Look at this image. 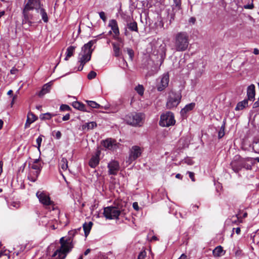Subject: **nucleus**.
I'll use <instances>...</instances> for the list:
<instances>
[{
    "instance_id": "nucleus-31",
    "label": "nucleus",
    "mask_w": 259,
    "mask_h": 259,
    "mask_svg": "<svg viewBox=\"0 0 259 259\" xmlns=\"http://www.w3.org/2000/svg\"><path fill=\"white\" fill-rule=\"evenodd\" d=\"M195 106V104L194 103H191L189 104L186 105L184 108L181 110V114H184L187 112L191 111L194 108Z\"/></svg>"
},
{
    "instance_id": "nucleus-40",
    "label": "nucleus",
    "mask_w": 259,
    "mask_h": 259,
    "mask_svg": "<svg viewBox=\"0 0 259 259\" xmlns=\"http://www.w3.org/2000/svg\"><path fill=\"white\" fill-rule=\"evenodd\" d=\"M35 121L34 119H31V117L29 116H27V118L25 124V128H28L29 127L30 125Z\"/></svg>"
},
{
    "instance_id": "nucleus-8",
    "label": "nucleus",
    "mask_w": 259,
    "mask_h": 259,
    "mask_svg": "<svg viewBox=\"0 0 259 259\" xmlns=\"http://www.w3.org/2000/svg\"><path fill=\"white\" fill-rule=\"evenodd\" d=\"M29 167H30L32 169L35 170L34 172H30L28 175V179L30 181L34 182L36 181L38 175L42 168L41 163H29Z\"/></svg>"
},
{
    "instance_id": "nucleus-14",
    "label": "nucleus",
    "mask_w": 259,
    "mask_h": 259,
    "mask_svg": "<svg viewBox=\"0 0 259 259\" xmlns=\"http://www.w3.org/2000/svg\"><path fill=\"white\" fill-rule=\"evenodd\" d=\"M101 145L106 149L111 150L116 148V141L112 138H107L106 140L101 141Z\"/></svg>"
},
{
    "instance_id": "nucleus-4",
    "label": "nucleus",
    "mask_w": 259,
    "mask_h": 259,
    "mask_svg": "<svg viewBox=\"0 0 259 259\" xmlns=\"http://www.w3.org/2000/svg\"><path fill=\"white\" fill-rule=\"evenodd\" d=\"M182 96L180 93L175 92L172 91L168 93L167 99L166 107L167 109H171L176 107L180 103Z\"/></svg>"
},
{
    "instance_id": "nucleus-20",
    "label": "nucleus",
    "mask_w": 259,
    "mask_h": 259,
    "mask_svg": "<svg viewBox=\"0 0 259 259\" xmlns=\"http://www.w3.org/2000/svg\"><path fill=\"white\" fill-rule=\"evenodd\" d=\"M108 26L110 27H111L112 30L113 31L114 34H115V37H118L120 33L116 20H115V19H112L110 20Z\"/></svg>"
},
{
    "instance_id": "nucleus-11",
    "label": "nucleus",
    "mask_w": 259,
    "mask_h": 259,
    "mask_svg": "<svg viewBox=\"0 0 259 259\" xmlns=\"http://www.w3.org/2000/svg\"><path fill=\"white\" fill-rule=\"evenodd\" d=\"M31 10L24 7L22 11L23 19H22V24H28V26L30 27L32 24V19L33 18V15L29 13V11Z\"/></svg>"
},
{
    "instance_id": "nucleus-32",
    "label": "nucleus",
    "mask_w": 259,
    "mask_h": 259,
    "mask_svg": "<svg viewBox=\"0 0 259 259\" xmlns=\"http://www.w3.org/2000/svg\"><path fill=\"white\" fill-rule=\"evenodd\" d=\"M38 13H40L42 20L44 21V22L45 23H47L49 21V18L46 10L42 7H41L39 9V12Z\"/></svg>"
},
{
    "instance_id": "nucleus-16",
    "label": "nucleus",
    "mask_w": 259,
    "mask_h": 259,
    "mask_svg": "<svg viewBox=\"0 0 259 259\" xmlns=\"http://www.w3.org/2000/svg\"><path fill=\"white\" fill-rule=\"evenodd\" d=\"M169 82V76L168 74H164L161 78L160 83L157 87L158 91H163L168 85Z\"/></svg>"
},
{
    "instance_id": "nucleus-5",
    "label": "nucleus",
    "mask_w": 259,
    "mask_h": 259,
    "mask_svg": "<svg viewBox=\"0 0 259 259\" xmlns=\"http://www.w3.org/2000/svg\"><path fill=\"white\" fill-rule=\"evenodd\" d=\"M144 117L141 113H130L125 116L126 122L134 126H141L143 123Z\"/></svg>"
},
{
    "instance_id": "nucleus-23",
    "label": "nucleus",
    "mask_w": 259,
    "mask_h": 259,
    "mask_svg": "<svg viewBox=\"0 0 259 259\" xmlns=\"http://www.w3.org/2000/svg\"><path fill=\"white\" fill-rule=\"evenodd\" d=\"M126 26L131 31L139 33L138 24L136 21L132 20L127 22Z\"/></svg>"
},
{
    "instance_id": "nucleus-53",
    "label": "nucleus",
    "mask_w": 259,
    "mask_h": 259,
    "mask_svg": "<svg viewBox=\"0 0 259 259\" xmlns=\"http://www.w3.org/2000/svg\"><path fill=\"white\" fill-rule=\"evenodd\" d=\"M133 207L136 210H138L139 209V207L138 206V204L136 202L133 203Z\"/></svg>"
},
{
    "instance_id": "nucleus-6",
    "label": "nucleus",
    "mask_w": 259,
    "mask_h": 259,
    "mask_svg": "<svg viewBox=\"0 0 259 259\" xmlns=\"http://www.w3.org/2000/svg\"><path fill=\"white\" fill-rule=\"evenodd\" d=\"M122 210L119 206H111L104 209V215L107 219H117L121 213Z\"/></svg>"
},
{
    "instance_id": "nucleus-29",
    "label": "nucleus",
    "mask_w": 259,
    "mask_h": 259,
    "mask_svg": "<svg viewBox=\"0 0 259 259\" xmlns=\"http://www.w3.org/2000/svg\"><path fill=\"white\" fill-rule=\"evenodd\" d=\"M226 124V118H224L223 121V124L218 132V138L219 139L222 138L225 135V130Z\"/></svg>"
},
{
    "instance_id": "nucleus-7",
    "label": "nucleus",
    "mask_w": 259,
    "mask_h": 259,
    "mask_svg": "<svg viewBox=\"0 0 259 259\" xmlns=\"http://www.w3.org/2000/svg\"><path fill=\"white\" fill-rule=\"evenodd\" d=\"M174 114L170 111L166 112L160 116L159 125L163 127H168L175 124Z\"/></svg>"
},
{
    "instance_id": "nucleus-15",
    "label": "nucleus",
    "mask_w": 259,
    "mask_h": 259,
    "mask_svg": "<svg viewBox=\"0 0 259 259\" xmlns=\"http://www.w3.org/2000/svg\"><path fill=\"white\" fill-rule=\"evenodd\" d=\"M109 175H116L119 169V163L117 161H110L107 166Z\"/></svg>"
},
{
    "instance_id": "nucleus-2",
    "label": "nucleus",
    "mask_w": 259,
    "mask_h": 259,
    "mask_svg": "<svg viewBox=\"0 0 259 259\" xmlns=\"http://www.w3.org/2000/svg\"><path fill=\"white\" fill-rule=\"evenodd\" d=\"M189 36L188 33L181 31L176 33L173 39L171 50L176 52H184L188 48Z\"/></svg>"
},
{
    "instance_id": "nucleus-63",
    "label": "nucleus",
    "mask_w": 259,
    "mask_h": 259,
    "mask_svg": "<svg viewBox=\"0 0 259 259\" xmlns=\"http://www.w3.org/2000/svg\"><path fill=\"white\" fill-rule=\"evenodd\" d=\"M178 259H187V256L185 254H182Z\"/></svg>"
},
{
    "instance_id": "nucleus-54",
    "label": "nucleus",
    "mask_w": 259,
    "mask_h": 259,
    "mask_svg": "<svg viewBox=\"0 0 259 259\" xmlns=\"http://www.w3.org/2000/svg\"><path fill=\"white\" fill-rule=\"evenodd\" d=\"M69 118H70V114H67L63 117L62 120H63V121L68 120L69 119Z\"/></svg>"
},
{
    "instance_id": "nucleus-24",
    "label": "nucleus",
    "mask_w": 259,
    "mask_h": 259,
    "mask_svg": "<svg viewBox=\"0 0 259 259\" xmlns=\"http://www.w3.org/2000/svg\"><path fill=\"white\" fill-rule=\"evenodd\" d=\"M248 101L249 100H248L247 99H245L243 101L238 102L235 107V110H242L245 107H247L248 105Z\"/></svg>"
},
{
    "instance_id": "nucleus-47",
    "label": "nucleus",
    "mask_w": 259,
    "mask_h": 259,
    "mask_svg": "<svg viewBox=\"0 0 259 259\" xmlns=\"http://www.w3.org/2000/svg\"><path fill=\"white\" fill-rule=\"evenodd\" d=\"M99 16L100 18L104 21L105 22L107 20L105 14L104 12L102 11L99 13Z\"/></svg>"
},
{
    "instance_id": "nucleus-61",
    "label": "nucleus",
    "mask_w": 259,
    "mask_h": 259,
    "mask_svg": "<svg viewBox=\"0 0 259 259\" xmlns=\"http://www.w3.org/2000/svg\"><path fill=\"white\" fill-rule=\"evenodd\" d=\"M91 251V249L90 248L87 249L84 252L83 254L84 255H87Z\"/></svg>"
},
{
    "instance_id": "nucleus-52",
    "label": "nucleus",
    "mask_w": 259,
    "mask_h": 259,
    "mask_svg": "<svg viewBox=\"0 0 259 259\" xmlns=\"http://www.w3.org/2000/svg\"><path fill=\"white\" fill-rule=\"evenodd\" d=\"M62 134L60 131H57L55 135L56 139L59 140L61 138Z\"/></svg>"
},
{
    "instance_id": "nucleus-51",
    "label": "nucleus",
    "mask_w": 259,
    "mask_h": 259,
    "mask_svg": "<svg viewBox=\"0 0 259 259\" xmlns=\"http://www.w3.org/2000/svg\"><path fill=\"white\" fill-rule=\"evenodd\" d=\"M27 116H29L31 117V119H35V121H36L37 119V117L31 112L28 113Z\"/></svg>"
},
{
    "instance_id": "nucleus-46",
    "label": "nucleus",
    "mask_w": 259,
    "mask_h": 259,
    "mask_svg": "<svg viewBox=\"0 0 259 259\" xmlns=\"http://www.w3.org/2000/svg\"><path fill=\"white\" fill-rule=\"evenodd\" d=\"M177 11H172V13H171L170 14H169V16H170V20H169V21L171 23L172 21H174L175 19V17H176V13L177 12Z\"/></svg>"
},
{
    "instance_id": "nucleus-64",
    "label": "nucleus",
    "mask_w": 259,
    "mask_h": 259,
    "mask_svg": "<svg viewBox=\"0 0 259 259\" xmlns=\"http://www.w3.org/2000/svg\"><path fill=\"white\" fill-rule=\"evenodd\" d=\"M253 54H255V55H258L259 54V50H258L256 48H255L253 50Z\"/></svg>"
},
{
    "instance_id": "nucleus-34",
    "label": "nucleus",
    "mask_w": 259,
    "mask_h": 259,
    "mask_svg": "<svg viewBox=\"0 0 259 259\" xmlns=\"http://www.w3.org/2000/svg\"><path fill=\"white\" fill-rule=\"evenodd\" d=\"M174 4L172 7V11H179L181 10V0H174Z\"/></svg>"
},
{
    "instance_id": "nucleus-26",
    "label": "nucleus",
    "mask_w": 259,
    "mask_h": 259,
    "mask_svg": "<svg viewBox=\"0 0 259 259\" xmlns=\"http://www.w3.org/2000/svg\"><path fill=\"white\" fill-rule=\"evenodd\" d=\"M225 251L221 246L216 247L213 250L212 253L214 256H220L224 255Z\"/></svg>"
},
{
    "instance_id": "nucleus-37",
    "label": "nucleus",
    "mask_w": 259,
    "mask_h": 259,
    "mask_svg": "<svg viewBox=\"0 0 259 259\" xmlns=\"http://www.w3.org/2000/svg\"><path fill=\"white\" fill-rule=\"evenodd\" d=\"M60 165L62 169L65 170L68 168V161L66 158H62L60 163Z\"/></svg>"
},
{
    "instance_id": "nucleus-25",
    "label": "nucleus",
    "mask_w": 259,
    "mask_h": 259,
    "mask_svg": "<svg viewBox=\"0 0 259 259\" xmlns=\"http://www.w3.org/2000/svg\"><path fill=\"white\" fill-rule=\"evenodd\" d=\"M80 56L79 58L78 62L80 63L85 64L87 62L91 60V56L88 54L80 53L79 54Z\"/></svg>"
},
{
    "instance_id": "nucleus-30",
    "label": "nucleus",
    "mask_w": 259,
    "mask_h": 259,
    "mask_svg": "<svg viewBox=\"0 0 259 259\" xmlns=\"http://www.w3.org/2000/svg\"><path fill=\"white\" fill-rule=\"evenodd\" d=\"M56 115H57V114H56V113H51L50 112H47L46 113H42V114H40L39 118L42 120H50L53 117L55 116Z\"/></svg>"
},
{
    "instance_id": "nucleus-36",
    "label": "nucleus",
    "mask_w": 259,
    "mask_h": 259,
    "mask_svg": "<svg viewBox=\"0 0 259 259\" xmlns=\"http://www.w3.org/2000/svg\"><path fill=\"white\" fill-rule=\"evenodd\" d=\"M86 102L88 104V107H87V109L90 111V107L93 108H100L101 106L96 103L95 101H86Z\"/></svg>"
},
{
    "instance_id": "nucleus-18",
    "label": "nucleus",
    "mask_w": 259,
    "mask_h": 259,
    "mask_svg": "<svg viewBox=\"0 0 259 259\" xmlns=\"http://www.w3.org/2000/svg\"><path fill=\"white\" fill-rule=\"evenodd\" d=\"M96 42V40H91L87 44H85L81 48V53L91 56L93 50L91 49L93 45Z\"/></svg>"
},
{
    "instance_id": "nucleus-58",
    "label": "nucleus",
    "mask_w": 259,
    "mask_h": 259,
    "mask_svg": "<svg viewBox=\"0 0 259 259\" xmlns=\"http://www.w3.org/2000/svg\"><path fill=\"white\" fill-rule=\"evenodd\" d=\"M235 230V232L236 233V234H239L240 233V228L238 227V228H233V230Z\"/></svg>"
},
{
    "instance_id": "nucleus-60",
    "label": "nucleus",
    "mask_w": 259,
    "mask_h": 259,
    "mask_svg": "<svg viewBox=\"0 0 259 259\" xmlns=\"http://www.w3.org/2000/svg\"><path fill=\"white\" fill-rule=\"evenodd\" d=\"M3 162L2 161H0V175L3 172Z\"/></svg>"
},
{
    "instance_id": "nucleus-41",
    "label": "nucleus",
    "mask_w": 259,
    "mask_h": 259,
    "mask_svg": "<svg viewBox=\"0 0 259 259\" xmlns=\"http://www.w3.org/2000/svg\"><path fill=\"white\" fill-rule=\"evenodd\" d=\"M126 51L129 56L130 60L132 61L134 57V52L133 50L131 48H126Z\"/></svg>"
},
{
    "instance_id": "nucleus-10",
    "label": "nucleus",
    "mask_w": 259,
    "mask_h": 259,
    "mask_svg": "<svg viewBox=\"0 0 259 259\" xmlns=\"http://www.w3.org/2000/svg\"><path fill=\"white\" fill-rule=\"evenodd\" d=\"M36 196L39 202L44 206H51L54 205V202L51 200L49 195L44 191H37Z\"/></svg>"
},
{
    "instance_id": "nucleus-17",
    "label": "nucleus",
    "mask_w": 259,
    "mask_h": 259,
    "mask_svg": "<svg viewBox=\"0 0 259 259\" xmlns=\"http://www.w3.org/2000/svg\"><path fill=\"white\" fill-rule=\"evenodd\" d=\"M96 42V40H91L87 44H85L81 48V53L91 56L93 50L91 49L93 45Z\"/></svg>"
},
{
    "instance_id": "nucleus-62",
    "label": "nucleus",
    "mask_w": 259,
    "mask_h": 259,
    "mask_svg": "<svg viewBox=\"0 0 259 259\" xmlns=\"http://www.w3.org/2000/svg\"><path fill=\"white\" fill-rule=\"evenodd\" d=\"M84 65V64L80 63V65L79 66V67L78 68V71L82 70L83 68Z\"/></svg>"
},
{
    "instance_id": "nucleus-48",
    "label": "nucleus",
    "mask_w": 259,
    "mask_h": 259,
    "mask_svg": "<svg viewBox=\"0 0 259 259\" xmlns=\"http://www.w3.org/2000/svg\"><path fill=\"white\" fill-rule=\"evenodd\" d=\"M187 174L189 175V178L191 179L192 181L195 182L194 173L193 172L188 171Z\"/></svg>"
},
{
    "instance_id": "nucleus-44",
    "label": "nucleus",
    "mask_w": 259,
    "mask_h": 259,
    "mask_svg": "<svg viewBox=\"0 0 259 259\" xmlns=\"http://www.w3.org/2000/svg\"><path fill=\"white\" fill-rule=\"evenodd\" d=\"M146 252L145 250L141 251L138 255L137 259H144L146 256Z\"/></svg>"
},
{
    "instance_id": "nucleus-9",
    "label": "nucleus",
    "mask_w": 259,
    "mask_h": 259,
    "mask_svg": "<svg viewBox=\"0 0 259 259\" xmlns=\"http://www.w3.org/2000/svg\"><path fill=\"white\" fill-rule=\"evenodd\" d=\"M143 149L138 146H133L130 149L128 161L131 163L133 161L136 160L141 156Z\"/></svg>"
},
{
    "instance_id": "nucleus-49",
    "label": "nucleus",
    "mask_w": 259,
    "mask_h": 259,
    "mask_svg": "<svg viewBox=\"0 0 259 259\" xmlns=\"http://www.w3.org/2000/svg\"><path fill=\"white\" fill-rule=\"evenodd\" d=\"M185 162L187 163L188 165H193L194 164V161L190 158H187L185 159Z\"/></svg>"
},
{
    "instance_id": "nucleus-1",
    "label": "nucleus",
    "mask_w": 259,
    "mask_h": 259,
    "mask_svg": "<svg viewBox=\"0 0 259 259\" xmlns=\"http://www.w3.org/2000/svg\"><path fill=\"white\" fill-rule=\"evenodd\" d=\"M77 233L76 230H71L68 235L60 238L59 242L61 246L58 248L52 255L54 259H65L67 254L70 252L74 247L73 237Z\"/></svg>"
},
{
    "instance_id": "nucleus-50",
    "label": "nucleus",
    "mask_w": 259,
    "mask_h": 259,
    "mask_svg": "<svg viewBox=\"0 0 259 259\" xmlns=\"http://www.w3.org/2000/svg\"><path fill=\"white\" fill-rule=\"evenodd\" d=\"M130 8L135 9L137 8V6L135 5L134 0H130Z\"/></svg>"
},
{
    "instance_id": "nucleus-3",
    "label": "nucleus",
    "mask_w": 259,
    "mask_h": 259,
    "mask_svg": "<svg viewBox=\"0 0 259 259\" xmlns=\"http://www.w3.org/2000/svg\"><path fill=\"white\" fill-rule=\"evenodd\" d=\"M232 169L235 172H238L242 168L246 169H251V165L247 162H245L243 158L239 156H236L234 159L230 163Z\"/></svg>"
},
{
    "instance_id": "nucleus-12",
    "label": "nucleus",
    "mask_w": 259,
    "mask_h": 259,
    "mask_svg": "<svg viewBox=\"0 0 259 259\" xmlns=\"http://www.w3.org/2000/svg\"><path fill=\"white\" fill-rule=\"evenodd\" d=\"M101 150L98 147L96 153L94 155H92L91 158L89 160V165L92 168H95L99 163L100 162V156L101 155Z\"/></svg>"
},
{
    "instance_id": "nucleus-55",
    "label": "nucleus",
    "mask_w": 259,
    "mask_h": 259,
    "mask_svg": "<svg viewBox=\"0 0 259 259\" xmlns=\"http://www.w3.org/2000/svg\"><path fill=\"white\" fill-rule=\"evenodd\" d=\"M18 71V70L16 68H14L13 67L10 71V72L11 74H16V73Z\"/></svg>"
},
{
    "instance_id": "nucleus-28",
    "label": "nucleus",
    "mask_w": 259,
    "mask_h": 259,
    "mask_svg": "<svg viewBox=\"0 0 259 259\" xmlns=\"http://www.w3.org/2000/svg\"><path fill=\"white\" fill-rule=\"evenodd\" d=\"M113 46V50L114 52V55L116 57H119L121 54V52L120 48L119 47V45L118 44H116L114 42L112 44Z\"/></svg>"
},
{
    "instance_id": "nucleus-42",
    "label": "nucleus",
    "mask_w": 259,
    "mask_h": 259,
    "mask_svg": "<svg viewBox=\"0 0 259 259\" xmlns=\"http://www.w3.org/2000/svg\"><path fill=\"white\" fill-rule=\"evenodd\" d=\"M97 75V73L94 71H90L88 74V78L90 80L95 78Z\"/></svg>"
},
{
    "instance_id": "nucleus-19",
    "label": "nucleus",
    "mask_w": 259,
    "mask_h": 259,
    "mask_svg": "<svg viewBox=\"0 0 259 259\" xmlns=\"http://www.w3.org/2000/svg\"><path fill=\"white\" fill-rule=\"evenodd\" d=\"M255 85L251 84L249 85L247 88V100L249 101H253L254 100L255 95Z\"/></svg>"
},
{
    "instance_id": "nucleus-39",
    "label": "nucleus",
    "mask_w": 259,
    "mask_h": 259,
    "mask_svg": "<svg viewBox=\"0 0 259 259\" xmlns=\"http://www.w3.org/2000/svg\"><path fill=\"white\" fill-rule=\"evenodd\" d=\"M257 144L259 145V141L254 140L253 142L252 150L255 153L259 154V148L256 147V146Z\"/></svg>"
},
{
    "instance_id": "nucleus-35",
    "label": "nucleus",
    "mask_w": 259,
    "mask_h": 259,
    "mask_svg": "<svg viewBox=\"0 0 259 259\" xmlns=\"http://www.w3.org/2000/svg\"><path fill=\"white\" fill-rule=\"evenodd\" d=\"M75 47L73 46L69 47L66 50V56L65 58V60H67L69 58L71 57L75 51Z\"/></svg>"
},
{
    "instance_id": "nucleus-22",
    "label": "nucleus",
    "mask_w": 259,
    "mask_h": 259,
    "mask_svg": "<svg viewBox=\"0 0 259 259\" xmlns=\"http://www.w3.org/2000/svg\"><path fill=\"white\" fill-rule=\"evenodd\" d=\"M72 106L80 111H85L90 112V111L87 109V107L84 105L83 103L78 102V101H75L73 102L72 104Z\"/></svg>"
},
{
    "instance_id": "nucleus-13",
    "label": "nucleus",
    "mask_w": 259,
    "mask_h": 259,
    "mask_svg": "<svg viewBox=\"0 0 259 259\" xmlns=\"http://www.w3.org/2000/svg\"><path fill=\"white\" fill-rule=\"evenodd\" d=\"M40 0H28L24 7L31 10L35 9L37 12H39V9L42 7Z\"/></svg>"
},
{
    "instance_id": "nucleus-57",
    "label": "nucleus",
    "mask_w": 259,
    "mask_h": 259,
    "mask_svg": "<svg viewBox=\"0 0 259 259\" xmlns=\"http://www.w3.org/2000/svg\"><path fill=\"white\" fill-rule=\"evenodd\" d=\"M259 107V98L257 101L254 103L253 108H255Z\"/></svg>"
},
{
    "instance_id": "nucleus-56",
    "label": "nucleus",
    "mask_w": 259,
    "mask_h": 259,
    "mask_svg": "<svg viewBox=\"0 0 259 259\" xmlns=\"http://www.w3.org/2000/svg\"><path fill=\"white\" fill-rule=\"evenodd\" d=\"M244 8L246 9H252L253 8V5L250 4V5H246L244 6Z\"/></svg>"
},
{
    "instance_id": "nucleus-27",
    "label": "nucleus",
    "mask_w": 259,
    "mask_h": 259,
    "mask_svg": "<svg viewBox=\"0 0 259 259\" xmlns=\"http://www.w3.org/2000/svg\"><path fill=\"white\" fill-rule=\"evenodd\" d=\"M97 124L96 122L92 121L90 122H87L82 125V129L83 130L89 131L93 130L95 127H97Z\"/></svg>"
},
{
    "instance_id": "nucleus-43",
    "label": "nucleus",
    "mask_w": 259,
    "mask_h": 259,
    "mask_svg": "<svg viewBox=\"0 0 259 259\" xmlns=\"http://www.w3.org/2000/svg\"><path fill=\"white\" fill-rule=\"evenodd\" d=\"M70 109V107L66 104H62L60 107V110L62 111H69Z\"/></svg>"
},
{
    "instance_id": "nucleus-38",
    "label": "nucleus",
    "mask_w": 259,
    "mask_h": 259,
    "mask_svg": "<svg viewBox=\"0 0 259 259\" xmlns=\"http://www.w3.org/2000/svg\"><path fill=\"white\" fill-rule=\"evenodd\" d=\"M135 90L139 95H143L144 92V88L142 85L139 84L135 87Z\"/></svg>"
},
{
    "instance_id": "nucleus-21",
    "label": "nucleus",
    "mask_w": 259,
    "mask_h": 259,
    "mask_svg": "<svg viewBox=\"0 0 259 259\" xmlns=\"http://www.w3.org/2000/svg\"><path fill=\"white\" fill-rule=\"evenodd\" d=\"M52 82H49L45 84H44L41 90L40 91V92L38 93V96L41 97L44 96L47 93H48L50 92L51 89V86H52Z\"/></svg>"
},
{
    "instance_id": "nucleus-45",
    "label": "nucleus",
    "mask_w": 259,
    "mask_h": 259,
    "mask_svg": "<svg viewBox=\"0 0 259 259\" xmlns=\"http://www.w3.org/2000/svg\"><path fill=\"white\" fill-rule=\"evenodd\" d=\"M42 136H39L37 139H36V143L37 144V148L39 150L40 147L41 146V143L42 142Z\"/></svg>"
},
{
    "instance_id": "nucleus-59",
    "label": "nucleus",
    "mask_w": 259,
    "mask_h": 259,
    "mask_svg": "<svg viewBox=\"0 0 259 259\" xmlns=\"http://www.w3.org/2000/svg\"><path fill=\"white\" fill-rule=\"evenodd\" d=\"M243 159L245 160V162H247V161H251L253 160L252 158L249 157H247L246 158H243Z\"/></svg>"
},
{
    "instance_id": "nucleus-33",
    "label": "nucleus",
    "mask_w": 259,
    "mask_h": 259,
    "mask_svg": "<svg viewBox=\"0 0 259 259\" xmlns=\"http://www.w3.org/2000/svg\"><path fill=\"white\" fill-rule=\"evenodd\" d=\"M93 223L90 222L88 224L85 223L83 225V229L84 231V234L85 236H87L90 233V230L93 225Z\"/></svg>"
}]
</instances>
